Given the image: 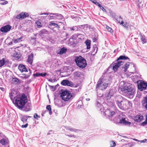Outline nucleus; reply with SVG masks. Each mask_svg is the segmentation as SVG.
Wrapping results in <instances>:
<instances>
[{
	"label": "nucleus",
	"mask_w": 147,
	"mask_h": 147,
	"mask_svg": "<svg viewBox=\"0 0 147 147\" xmlns=\"http://www.w3.org/2000/svg\"><path fill=\"white\" fill-rule=\"evenodd\" d=\"M121 91L123 95L129 98H132L135 93V89L131 85L125 84L121 88Z\"/></svg>",
	"instance_id": "1"
},
{
	"label": "nucleus",
	"mask_w": 147,
	"mask_h": 147,
	"mask_svg": "<svg viewBox=\"0 0 147 147\" xmlns=\"http://www.w3.org/2000/svg\"><path fill=\"white\" fill-rule=\"evenodd\" d=\"M108 105L111 106V107L109 109H107L105 110L101 108L100 110L101 112H103L107 117L110 119L109 117H112L117 112V109L114 106V104L113 102H109L108 103Z\"/></svg>",
	"instance_id": "2"
},
{
	"label": "nucleus",
	"mask_w": 147,
	"mask_h": 147,
	"mask_svg": "<svg viewBox=\"0 0 147 147\" xmlns=\"http://www.w3.org/2000/svg\"><path fill=\"white\" fill-rule=\"evenodd\" d=\"M109 81L108 77H103L100 78L97 82L96 89L101 90H104L109 85Z\"/></svg>",
	"instance_id": "3"
},
{
	"label": "nucleus",
	"mask_w": 147,
	"mask_h": 147,
	"mask_svg": "<svg viewBox=\"0 0 147 147\" xmlns=\"http://www.w3.org/2000/svg\"><path fill=\"white\" fill-rule=\"evenodd\" d=\"M27 102V99L26 96L17 97L15 100V105L19 108L22 109L23 108Z\"/></svg>",
	"instance_id": "4"
},
{
	"label": "nucleus",
	"mask_w": 147,
	"mask_h": 147,
	"mask_svg": "<svg viewBox=\"0 0 147 147\" xmlns=\"http://www.w3.org/2000/svg\"><path fill=\"white\" fill-rule=\"evenodd\" d=\"M75 61L77 65L80 68H84L87 65L86 60L80 55L76 57Z\"/></svg>",
	"instance_id": "5"
},
{
	"label": "nucleus",
	"mask_w": 147,
	"mask_h": 147,
	"mask_svg": "<svg viewBox=\"0 0 147 147\" xmlns=\"http://www.w3.org/2000/svg\"><path fill=\"white\" fill-rule=\"evenodd\" d=\"M60 94L62 99L65 101H68L72 97L71 94L67 90H62Z\"/></svg>",
	"instance_id": "6"
},
{
	"label": "nucleus",
	"mask_w": 147,
	"mask_h": 147,
	"mask_svg": "<svg viewBox=\"0 0 147 147\" xmlns=\"http://www.w3.org/2000/svg\"><path fill=\"white\" fill-rule=\"evenodd\" d=\"M136 83L137 84L138 88L140 91L145 90L147 87V83L144 82L142 80L137 81Z\"/></svg>",
	"instance_id": "7"
},
{
	"label": "nucleus",
	"mask_w": 147,
	"mask_h": 147,
	"mask_svg": "<svg viewBox=\"0 0 147 147\" xmlns=\"http://www.w3.org/2000/svg\"><path fill=\"white\" fill-rule=\"evenodd\" d=\"M131 103L128 100L124 99L122 101L117 105L118 107L121 109L126 108L127 105H130Z\"/></svg>",
	"instance_id": "8"
},
{
	"label": "nucleus",
	"mask_w": 147,
	"mask_h": 147,
	"mask_svg": "<svg viewBox=\"0 0 147 147\" xmlns=\"http://www.w3.org/2000/svg\"><path fill=\"white\" fill-rule=\"evenodd\" d=\"M123 64V62L122 61H118L117 63L114 64L113 67V69L114 71H116L117 68Z\"/></svg>",
	"instance_id": "9"
},
{
	"label": "nucleus",
	"mask_w": 147,
	"mask_h": 147,
	"mask_svg": "<svg viewBox=\"0 0 147 147\" xmlns=\"http://www.w3.org/2000/svg\"><path fill=\"white\" fill-rule=\"evenodd\" d=\"M9 61L6 59L3 58L2 59L0 60V67H1L4 65H9Z\"/></svg>",
	"instance_id": "10"
},
{
	"label": "nucleus",
	"mask_w": 147,
	"mask_h": 147,
	"mask_svg": "<svg viewBox=\"0 0 147 147\" xmlns=\"http://www.w3.org/2000/svg\"><path fill=\"white\" fill-rule=\"evenodd\" d=\"M28 14L26 13H21L20 14L17 15L16 18L17 19H23L28 16Z\"/></svg>",
	"instance_id": "11"
},
{
	"label": "nucleus",
	"mask_w": 147,
	"mask_h": 147,
	"mask_svg": "<svg viewBox=\"0 0 147 147\" xmlns=\"http://www.w3.org/2000/svg\"><path fill=\"white\" fill-rule=\"evenodd\" d=\"M61 84L63 86H71L73 85L72 83L67 80H63L61 83Z\"/></svg>",
	"instance_id": "12"
},
{
	"label": "nucleus",
	"mask_w": 147,
	"mask_h": 147,
	"mask_svg": "<svg viewBox=\"0 0 147 147\" xmlns=\"http://www.w3.org/2000/svg\"><path fill=\"white\" fill-rule=\"evenodd\" d=\"M11 28V26L10 25H7L2 27L1 29V31L2 32H7L10 30Z\"/></svg>",
	"instance_id": "13"
},
{
	"label": "nucleus",
	"mask_w": 147,
	"mask_h": 147,
	"mask_svg": "<svg viewBox=\"0 0 147 147\" xmlns=\"http://www.w3.org/2000/svg\"><path fill=\"white\" fill-rule=\"evenodd\" d=\"M115 100L117 104V105L122 100L124 99L123 97L121 95H117L115 96Z\"/></svg>",
	"instance_id": "14"
},
{
	"label": "nucleus",
	"mask_w": 147,
	"mask_h": 147,
	"mask_svg": "<svg viewBox=\"0 0 147 147\" xmlns=\"http://www.w3.org/2000/svg\"><path fill=\"white\" fill-rule=\"evenodd\" d=\"M49 14H50L51 15H56V19H61L63 18V16L61 14H57L56 13H41L40 15H48Z\"/></svg>",
	"instance_id": "15"
},
{
	"label": "nucleus",
	"mask_w": 147,
	"mask_h": 147,
	"mask_svg": "<svg viewBox=\"0 0 147 147\" xmlns=\"http://www.w3.org/2000/svg\"><path fill=\"white\" fill-rule=\"evenodd\" d=\"M119 123L125 125H130L131 123V122L125 120V119L123 118H121L120 119Z\"/></svg>",
	"instance_id": "16"
},
{
	"label": "nucleus",
	"mask_w": 147,
	"mask_h": 147,
	"mask_svg": "<svg viewBox=\"0 0 147 147\" xmlns=\"http://www.w3.org/2000/svg\"><path fill=\"white\" fill-rule=\"evenodd\" d=\"M18 69L21 72H28L27 69L24 65L22 64H20L19 65Z\"/></svg>",
	"instance_id": "17"
},
{
	"label": "nucleus",
	"mask_w": 147,
	"mask_h": 147,
	"mask_svg": "<svg viewBox=\"0 0 147 147\" xmlns=\"http://www.w3.org/2000/svg\"><path fill=\"white\" fill-rule=\"evenodd\" d=\"M31 108V105L30 103H28L24 108L23 110L26 111H30Z\"/></svg>",
	"instance_id": "18"
},
{
	"label": "nucleus",
	"mask_w": 147,
	"mask_h": 147,
	"mask_svg": "<svg viewBox=\"0 0 147 147\" xmlns=\"http://www.w3.org/2000/svg\"><path fill=\"white\" fill-rule=\"evenodd\" d=\"M143 117L142 115H138L136 116L134 120L135 122H139L143 119Z\"/></svg>",
	"instance_id": "19"
},
{
	"label": "nucleus",
	"mask_w": 147,
	"mask_h": 147,
	"mask_svg": "<svg viewBox=\"0 0 147 147\" xmlns=\"http://www.w3.org/2000/svg\"><path fill=\"white\" fill-rule=\"evenodd\" d=\"M113 90H110L109 92L106 95V98L107 99H109L114 94Z\"/></svg>",
	"instance_id": "20"
},
{
	"label": "nucleus",
	"mask_w": 147,
	"mask_h": 147,
	"mask_svg": "<svg viewBox=\"0 0 147 147\" xmlns=\"http://www.w3.org/2000/svg\"><path fill=\"white\" fill-rule=\"evenodd\" d=\"M33 55L32 53L28 55L27 61L28 63L31 65L32 63L33 60Z\"/></svg>",
	"instance_id": "21"
},
{
	"label": "nucleus",
	"mask_w": 147,
	"mask_h": 147,
	"mask_svg": "<svg viewBox=\"0 0 147 147\" xmlns=\"http://www.w3.org/2000/svg\"><path fill=\"white\" fill-rule=\"evenodd\" d=\"M67 51V49L63 47L59 49L57 52V53L60 55L65 53Z\"/></svg>",
	"instance_id": "22"
},
{
	"label": "nucleus",
	"mask_w": 147,
	"mask_h": 147,
	"mask_svg": "<svg viewBox=\"0 0 147 147\" xmlns=\"http://www.w3.org/2000/svg\"><path fill=\"white\" fill-rule=\"evenodd\" d=\"M82 36V35L80 34H74L72 36V38H70L69 39V41L70 42H72L73 40V37H74L75 38L77 37L78 38L81 39V37Z\"/></svg>",
	"instance_id": "23"
},
{
	"label": "nucleus",
	"mask_w": 147,
	"mask_h": 147,
	"mask_svg": "<svg viewBox=\"0 0 147 147\" xmlns=\"http://www.w3.org/2000/svg\"><path fill=\"white\" fill-rule=\"evenodd\" d=\"M98 48L96 45H94L92 49V54L94 55L97 52Z\"/></svg>",
	"instance_id": "24"
},
{
	"label": "nucleus",
	"mask_w": 147,
	"mask_h": 147,
	"mask_svg": "<svg viewBox=\"0 0 147 147\" xmlns=\"http://www.w3.org/2000/svg\"><path fill=\"white\" fill-rule=\"evenodd\" d=\"M117 22L120 23L121 24L123 23V21L122 18L120 16H116L115 19Z\"/></svg>",
	"instance_id": "25"
},
{
	"label": "nucleus",
	"mask_w": 147,
	"mask_h": 147,
	"mask_svg": "<svg viewBox=\"0 0 147 147\" xmlns=\"http://www.w3.org/2000/svg\"><path fill=\"white\" fill-rule=\"evenodd\" d=\"M15 92L16 93V92L15 91H12L11 93L9 94L10 98L12 101L14 102V99L15 98V97L16 96L15 94Z\"/></svg>",
	"instance_id": "26"
},
{
	"label": "nucleus",
	"mask_w": 147,
	"mask_h": 147,
	"mask_svg": "<svg viewBox=\"0 0 147 147\" xmlns=\"http://www.w3.org/2000/svg\"><path fill=\"white\" fill-rule=\"evenodd\" d=\"M8 139L6 138H3L0 140V143L2 145H5L7 143Z\"/></svg>",
	"instance_id": "27"
},
{
	"label": "nucleus",
	"mask_w": 147,
	"mask_h": 147,
	"mask_svg": "<svg viewBox=\"0 0 147 147\" xmlns=\"http://www.w3.org/2000/svg\"><path fill=\"white\" fill-rule=\"evenodd\" d=\"M65 127L66 129L68 130L71 131L76 132L77 131L80 130L78 129H76L73 128H71L70 127L65 126Z\"/></svg>",
	"instance_id": "28"
},
{
	"label": "nucleus",
	"mask_w": 147,
	"mask_h": 147,
	"mask_svg": "<svg viewBox=\"0 0 147 147\" xmlns=\"http://www.w3.org/2000/svg\"><path fill=\"white\" fill-rule=\"evenodd\" d=\"M90 26L88 25V24H85L77 26L78 28H82L83 29H87L88 28L90 29Z\"/></svg>",
	"instance_id": "29"
},
{
	"label": "nucleus",
	"mask_w": 147,
	"mask_h": 147,
	"mask_svg": "<svg viewBox=\"0 0 147 147\" xmlns=\"http://www.w3.org/2000/svg\"><path fill=\"white\" fill-rule=\"evenodd\" d=\"M39 33L40 36H41L48 34V32L46 30L43 29Z\"/></svg>",
	"instance_id": "30"
},
{
	"label": "nucleus",
	"mask_w": 147,
	"mask_h": 147,
	"mask_svg": "<svg viewBox=\"0 0 147 147\" xmlns=\"http://www.w3.org/2000/svg\"><path fill=\"white\" fill-rule=\"evenodd\" d=\"M49 25L51 26H53L57 28H60V25L56 24L55 23L53 22H49Z\"/></svg>",
	"instance_id": "31"
},
{
	"label": "nucleus",
	"mask_w": 147,
	"mask_h": 147,
	"mask_svg": "<svg viewBox=\"0 0 147 147\" xmlns=\"http://www.w3.org/2000/svg\"><path fill=\"white\" fill-rule=\"evenodd\" d=\"M85 43L87 46L86 48L87 49H89L90 48L91 41L87 40L85 42Z\"/></svg>",
	"instance_id": "32"
},
{
	"label": "nucleus",
	"mask_w": 147,
	"mask_h": 147,
	"mask_svg": "<svg viewBox=\"0 0 147 147\" xmlns=\"http://www.w3.org/2000/svg\"><path fill=\"white\" fill-rule=\"evenodd\" d=\"M47 74L46 73H45L44 74L42 73H36L35 74H34V76L36 77H38V76H41V77H45V76Z\"/></svg>",
	"instance_id": "33"
},
{
	"label": "nucleus",
	"mask_w": 147,
	"mask_h": 147,
	"mask_svg": "<svg viewBox=\"0 0 147 147\" xmlns=\"http://www.w3.org/2000/svg\"><path fill=\"white\" fill-rule=\"evenodd\" d=\"M36 24L38 28H40L42 27L43 23H42L40 20H38L36 22Z\"/></svg>",
	"instance_id": "34"
},
{
	"label": "nucleus",
	"mask_w": 147,
	"mask_h": 147,
	"mask_svg": "<svg viewBox=\"0 0 147 147\" xmlns=\"http://www.w3.org/2000/svg\"><path fill=\"white\" fill-rule=\"evenodd\" d=\"M120 59H128V61H129V59L128 57H126L125 56L123 55L120 56L117 60V61H118Z\"/></svg>",
	"instance_id": "35"
},
{
	"label": "nucleus",
	"mask_w": 147,
	"mask_h": 147,
	"mask_svg": "<svg viewBox=\"0 0 147 147\" xmlns=\"http://www.w3.org/2000/svg\"><path fill=\"white\" fill-rule=\"evenodd\" d=\"M11 82L14 84H17L19 82V80L17 78H14L12 80Z\"/></svg>",
	"instance_id": "36"
},
{
	"label": "nucleus",
	"mask_w": 147,
	"mask_h": 147,
	"mask_svg": "<svg viewBox=\"0 0 147 147\" xmlns=\"http://www.w3.org/2000/svg\"><path fill=\"white\" fill-rule=\"evenodd\" d=\"M129 66V63L127 62L124 65V70L123 71L124 72L127 71V69L128 68Z\"/></svg>",
	"instance_id": "37"
},
{
	"label": "nucleus",
	"mask_w": 147,
	"mask_h": 147,
	"mask_svg": "<svg viewBox=\"0 0 147 147\" xmlns=\"http://www.w3.org/2000/svg\"><path fill=\"white\" fill-rule=\"evenodd\" d=\"M80 73L78 71H76L74 73V76L75 77L78 78L80 77Z\"/></svg>",
	"instance_id": "38"
},
{
	"label": "nucleus",
	"mask_w": 147,
	"mask_h": 147,
	"mask_svg": "<svg viewBox=\"0 0 147 147\" xmlns=\"http://www.w3.org/2000/svg\"><path fill=\"white\" fill-rule=\"evenodd\" d=\"M47 109L49 111V113L50 115H51L52 113V111H51V108L50 105H48L46 107Z\"/></svg>",
	"instance_id": "39"
},
{
	"label": "nucleus",
	"mask_w": 147,
	"mask_h": 147,
	"mask_svg": "<svg viewBox=\"0 0 147 147\" xmlns=\"http://www.w3.org/2000/svg\"><path fill=\"white\" fill-rule=\"evenodd\" d=\"M22 37H21L19 38H18L17 39L15 40L13 42L14 43H17L18 42H19L22 41Z\"/></svg>",
	"instance_id": "40"
},
{
	"label": "nucleus",
	"mask_w": 147,
	"mask_h": 147,
	"mask_svg": "<svg viewBox=\"0 0 147 147\" xmlns=\"http://www.w3.org/2000/svg\"><path fill=\"white\" fill-rule=\"evenodd\" d=\"M27 118L25 116H24L21 118V120L24 123L26 122L27 121Z\"/></svg>",
	"instance_id": "41"
},
{
	"label": "nucleus",
	"mask_w": 147,
	"mask_h": 147,
	"mask_svg": "<svg viewBox=\"0 0 147 147\" xmlns=\"http://www.w3.org/2000/svg\"><path fill=\"white\" fill-rule=\"evenodd\" d=\"M110 147H114L116 145V144L115 142L111 141L110 142Z\"/></svg>",
	"instance_id": "42"
},
{
	"label": "nucleus",
	"mask_w": 147,
	"mask_h": 147,
	"mask_svg": "<svg viewBox=\"0 0 147 147\" xmlns=\"http://www.w3.org/2000/svg\"><path fill=\"white\" fill-rule=\"evenodd\" d=\"M107 29L108 30L109 32H110L112 33V32H113V30L109 26H107Z\"/></svg>",
	"instance_id": "43"
},
{
	"label": "nucleus",
	"mask_w": 147,
	"mask_h": 147,
	"mask_svg": "<svg viewBox=\"0 0 147 147\" xmlns=\"http://www.w3.org/2000/svg\"><path fill=\"white\" fill-rule=\"evenodd\" d=\"M49 18L51 19H56V15L50 16H49Z\"/></svg>",
	"instance_id": "44"
},
{
	"label": "nucleus",
	"mask_w": 147,
	"mask_h": 147,
	"mask_svg": "<svg viewBox=\"0 0 147 147\" xmlns=\"http://www.w3.org/2000/svg\"><path fill=\"white\" fill-rule=\"evenodd\" d=\"M29 73L27 74H25V77L26 78H28L31 75V72L30 70V69H29Z\"/></svg>",
	"instance_id": "45"
},
{
	"label": "nucleus",
	"mask_w": 147,
	"mask_h": 147,
	"mask_svg": "<svg viewBox=\"0 0 147 147\" xmlns=\"http://www.w3.org/2000/svg\"><path fill=\"white\" fill-rule=\"evenodd\" d=\"M96 106L98 108H100L101 106V105L100 104V103L99 102H97L96 104Z\"/></svg>",
	"instance_id": "46"
},
{
	"label": "nucleus",
	"mask_w": 147,
	"mask_h": 147,
	"mask_svg": "<svg viewBox=\"0 0 147 147\" xmlns=\"http://www.w3.org/2000/svg\"><path fill=\"white\" fill-rule=\"evenodd\" d=\"M49 81L51 82H54L56 81V79L52 80L51 78L49 79Z\"/></svg>",
	"instance_id": "47"
},
{
	"label": "nucleus",
	"mask_w": 147,
	"mask_h": 147,
	"mask_svg": "<svg viewBox=\"0 0 147 147\" xmlns=\"http://www.w3.org/2000/svg\"><path fill=\"white\" fill-rule=\"evenodd\" d=\"M99 7L101 9H102V11L103 12H106V11L105 9L103 7H102L101 5V6H100Z\"/></svg>",
	"instance_id": "48"
},
{
	"label": "nucleus",
	"mask_w": 147,
	"mask_h": 147,
	"mask_svg": "<svg viewBox=\"0 0 147 147\" xmlns=\"http://www.w3.org/2000/svg\"><path fill=\"white\" fill-rule=\"evenodd\" d=\"M146 125H147V121L146 120L142 123V125L143 126H144Z\"/></svg>",
	"instance_id": "49"
},
{
	"label": "nucleus",
	"mask_w": 147,
	"mask_h": 147,
	"mask_svg": "<svg viewBox=\"0 0 147 147\" xmlns=\"http://www.w3.org/2000/svg\"><path fill=\"white\" fill-rule=\"evenodd\" d=\"M125 27H127V22H123V23L122 24Z\"/></svg>",
	"instance_id": "50"
},
{
	"label": "nucleus",
	"mask_w": 147,
	"mask_h": 147,
	"mask_svg": "<svg viewBox=\"0 0 147 147\" xmlns=\"http://www.w3.org/2000/svg\"><path fill=\"white\" fill-rule=\"evenodd\" d=\"M13 56L14 57H16L17 59H18V55L17 53H14L13 54Z\"/></svg>",
	"instance_id": "51"
},
{
	"label": "nucleus",
	"mask_w": 147,
	"mask_h": 147,
	"mask_svg": "<svg viewBox=\"0 0 147 147\" xmlns=\"http://www.w3.org/2000/svg\"><path fill=\"white\" fill-rule=\"evenodd\" d=\"M28 124L27 123H26L25 125H22V128H26L28 126Z\"/></svg>",
	"instance_id": "52"
},
{
	"label": "nucleus",
	"mask_w": 147,
	"mask_h": 147,
	"mask_svg": "<svg viewBox=\"0 0 147 147\" xmlns=\"http://www.w3.org/2000/svg\"><path fill=\"white\" fill-rule=\"evenodd\" d=\"M94 4L98 6L99 7L101 6V5L99 3L97 2L96 1L95 3Z\"/></svg>",
	"instance_id": "53"
},
{
	"label": "nucleus",
	"mask_w": 147,
	"mask_h": 147,
	"mask_svg": "<svg viewBox=\"0 0 147 147\" xmlns=\"http://www.w3.org/2000/svg\"><path fill=\"white\" fill-rule=\"evenodd\" d=\"M37 117H40V116L37 115V114L35 113L34 116V118H36Z\"/></svg>",
	"instance_id": "54"
},
{
	"label": "nucleus",
	"mask_w": 147,
	"mask_h": 147,
	"mask_svg": "<svg viewBox=\"0 0 147 147\" xmlns=\"http://www.w3.org/2000/svg\"><path fill=\"white\" fill-rule=\"evenodd\" d=\"M141 39L142 41L145 43L146 42V40L145 39V38H144L143 37H142V38H141Z\"/></svg>",
	"instance_id": "55"
},
{
	"label": "nucleus",
	"mask_w": 147,
	"mask_h": 147,
	"mask_svg": "<svg viewBox=\"0 0 147 147\" xmlns=\"http://www.w3.org/2000/svg\"><path fill=\"white\" fill-rule=\"evenodd\" d=\"M66 135L69 137H74V138H76V136H74V135H69V134Z\"/></svg>",
	"instance_id": "56"
},
{
	"label": "nucleus",
	"mask_w": 147,
	"mask_h": 147,
	"mask_svg": "<svg viewBox=\"0 0 147 147\" xmlns=\"http://www.w3.org/2000/svg\"><path fill=\"white\" fill-rule=\"evenodd\" d=\"M8 2L7 1H5L3 3H1V4L2 5H5L8 3Z\"/></svg>",
	"instance_id": "57"
},
{
	"label": "nucleus",
	"mask_w": 147,
	"mask_h": 147,
	"mask_svg": "<svg viewBox=\"0 0 147 147\" xmlns=\"http://www.w3.org/2000/svg\"><path fill=\"white\" fill-rule=\"evenodd\" d=\"M112 17L114 19H115L116 17L117 16L115 15V13H112Z\"/></svg>",
	"instance_id": "58"
},
{
	"label": "nucleus",
	"mask_w": 147,
	"mask_h": 147,
	"mask_svg": "<svg viewBox=\"0 0 147 147\" xmlns=\"http://www.w3.org/2000/svg\"><path fill=\"white\" fill-rule=\"evenodd\" d=\"M97 40V38L96 37L94 38H93L92 40L93 42H95Z\"/></svg>",
	"instance_id": "59"
},
{
	"label": "nucleus",
	"mask_w": 147,
	"mask_h": 147,
	"mask_svg": "<svg viewBox=\"0 0 147 147\" xmlns=\"http://www.w3.org/2000/svg\"><path fill=\"white\" fill-rule=\"evenodd\" d=\"M71 45H72L73 47H75L76 45V44L74 42H73L71 44Z\"/></svg>",
	"instance_id": "60"
},
{
	"label": "nucleus",
	"mask_w": 147,
	"mask_h": 147,
	"mask_svg": "<svg viewBox=\"0 0 147 147\" xmlns=\"http://www.w3.org/2000/svg\"><path fill=\"white\" fill-rule=\"evenodd\" d=\"M75 28V27H73L71 28L70 30H73V31H74V30H76V29Z\"/></svg>",
	"instance_id": "61"
},
{
	"label": "nucleus",
	"mask_w": 147,
	"mask_h": 147,
	"mask_svg": "<svg viewBox=\"0 0 147 147\" xmlns=\"http://www.w3.org/2000/svg\"><path fill=\"white\" fill-rule=\"evenodd\" d=\"M147 139H144L143 140L141 141L140 142H145L146 141Z\"/></svg>",
	"instance_id": "62"
},
{
	"label": "nucleus",
	"mask_w": 147,
	"mask_h": 147,
	"mask_svg": "<svg viewBox=\"0 0 147 147\" xmlns=\"http://www.w3.org/2000/svg\"><path fill=\"white\" fill-rule=\"evenodd\" d=\"M65 35L66 38H67L69 37V34L67 33H65Z\"/></svg>",
	"instance_id": "63"
},
{
	"label": "nucleus",
	"mask_w": 147,
	"mask_h": 147,
	"mask_svg": "<svg viewBox=\"0 0 147 147\" xmlns=\"http://www.w3.org/2000/svg\"><path fill=\"white\" fill-rule=\"evenodd\" d=\"M8 44L9 45H11L13 44V42L11 41Z\"/></svg>",
	"instance_id": "64"
}]
</instances>
